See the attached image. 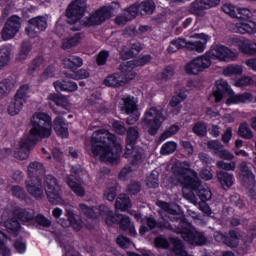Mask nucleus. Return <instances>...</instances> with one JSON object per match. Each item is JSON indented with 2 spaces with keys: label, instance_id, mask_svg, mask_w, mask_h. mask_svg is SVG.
<instances>
[{
  "label": "nucleus",
  "instance_id": "nucleus-1",
  "mask_svg": "<svg viewBox=\"0 0 256 256\" xmlns=\"http://www.w3.org/2000/svg\"><path fill=\"white\" fill-rule=\"evenodd\" d=\"M29 136L20 143V149L14 152L15 159L25 161L29 158L31 149L51 135V115L47 112H35L30 118Z\"/></svg>",
  "mask_w": 256,
  "mask_h": 256
},
{
  "label": "nucleus",
  "instance_id": "nucleus-2",
  "mask_svg": "<svg viewBox=\"0 0 256 256\" xmlns=\"http://www.w3.org/2000/svg\"><path fill=\"white\" fill-rule=\"evenodd\" d=\"M91 153L94 157H99L104 163H119L121 159V144L117 141V136L106 129L94 131L90 139Z\"/></svg>",
  "mask_w": 256,
  "mask_h": 256
},
{
  "label": "nucleus",
  "instance_id": "nucleus-3",
  "mask_svg": "<svg viewBox=\"0 0 256 256\" xmlns=\"http://www.w3.org/2000/svg\"><path fill=\"white\" fill-rule=\"evenodd\" d=\"M141 121H143L144 125L148 127V134L151 135V137H155V135L159 133V130L163 125V121H165V115L161 108L152 106L146 109Z\"/></svg>",
  "mask_w": 256,
  "mask_h": 256
},
{
  "label": "nucleus",
  "instance_id": "nucleus-4",
  "mask_svg": "<svg viewBox=\"0 0 256 256\" xmlns=\"http://www.w3.org/2000/svg\"><path fill=\"white\" fill-rule=\"evenodd\" d=\"M62 65L64 69H69L72 73H67L66 77L69 79H74L75 81H81V79H89L91 74L89 71L85 69H79V67H83V58L79 56L72 55L69 58H65L62 61Z\"/></svg>",
  "mask_w": 256,
  "mask_h": 256
},
{
  "label": "nucleus",
  "instance_id": "nucleus-5",
  "mask_svg": "<svg viewBox=\"0 0 256 256\" xmlns=\"http://www.w3.org/2000/svg\"><path fill=\"white\" fill-rule=\"evenodd\" d=\"M169 220L172 223H177L174 225V231L180 234L182 239L191 245L195 232L191 230V225L187 221V218H185V215L177 214V210L172 209L171 217H169Z\"/></svg>",
  "mask_w": 256,
  "mask_h": 256
},
{
  "label": "nucleus",
  "instance_id": "nucleus-6",
  "mask_svg": "<svg viewBox=\"0 0 256 256\" xmlns=\"http://www.w3.org/2000/svg\"><path fill=\"white\" fill-rule=\"evenodd\" d=\"M236 13V19H240L241 22L236 23V31L241 35H255L256 22L251 21V10L248 8H238Z\"/></svg>",
  "mask_w": 256,
  "mask_h": 256
},
{
  "label": "nucleus",
  "instance_id": "nucleus-7",
  "mask_svg": "<svg viewBox=\"0 0 256 256\" xmlns=\"http://www.w3.org/2000/svg\"><path fill=\"white\" fill-rule=\"evenodd\" d=\"M122 101L123 103L120 104L119 109L123 115H128L126 118L127 125H135L141 117L139 107L137 106V102H135V97L128 95L125 98H122Z\"/></svg>",
  "mask_w": 256,
  "mask_h": 256
},
{
  "label": "nucleus",
  "instance_id": "nucleus-8",
  "mask_svg": "<svg viewBox=\"0 0 256 256\" xmlns=\"http://www.w3.org/2000/svg\"><path fill=\"white\" fill-rule=\"evenodd\" d=\"M152 60L153 57L150 54L140 55L138 58L126 62V64H120L119 69L121 73H124L123 75L126 77V81H133V79H135L133 69L145 67V65H149Z\"/></svg>",
  "mask_w": 256,
  "mask_h": 256
},
{
  "label": "nucleus",
  "instance_id": "nucleus-9",
  "mask_svg": "<svg viewBox=\"0 0 256 256\" xmlns=\"http://www.w3.org/2000/svg\"><path fill=\"white\" fill-rule=\"evenodd\" d=\"M87 11V0H74L66 9L67 23L69 25H77Z\"/></svg>",
  "mask_w": 256,
  "mask_h": 256
},
{
  "label": "nucleus",
  "instance_id": "nucleus-10",
  "mask_svg": "<svg viewBox=\"0 0 256 256\" xmlns=\"http://www.w3.org/2000/svg\"><path fill=\"white\" fill-rule=\"evenodd\" d=\"M206 55L209 57L210 61L212 59H218V61H225L226 63L239 59L237 52H233V50L223 44L212 46L211 49L206 52Z\"/></svg>",
  "mask_w": 256,
  "mask_h": 256
},
{
  "label": "nucleus",
  "instance_id": "nucleus-11",
  "mask_svg": "<svg viewBox=\"0 0 256 256\" xmlns=\"http://www.w3.org/2000/svg\"><path fill=\"white\" fill-rule=\"evenodd\" d=\"M44 189L46 197L52 205L61 203V187L55 176L48 174L44 177Z\"/></svg>",
  "mask_w": 256,
  "mask_h": 256
},
{
  "label": "nucleus",
  "instance_id": "nucleus-12",
  "mask_svg": "<svg viewBox=\"0 0 256 256\" xmlns=\"http://www.w3.org/2000/svg\"><path fill=\"white\" fill-rule=\"evenodd\" d=\"M29 85L24 84L20 86L14 96V102L10 103L8 106V113L11 117H15V115H19L23 109V105L27 103V99H29Z\"/></svg>",
  "mask_w": 256,
  "mask_h": 256
},
{
  "label": "nucleus",
  "instance_id": "nucleus-13",
  "mask_svg": "<svg viewBox=\"0 0 256 256\" xmlns=\"http://www.w3.org/2000/svg\"><path fill=\"white\" fill-rule=\"evenodd\" d=\"M211 67V60L207 53L197 58H194L192 61L186 64L185 71L187 75H199V73H203L205 69H209Z\"/></svg>",
  "mask_w": 256,
  "mask_h": 256
},
{
  "label": "nucleus",
  "instance_id": "nucleus-14",
  "mask_svg": "<svg viewBox=\"0 0 256 256\" xmlns=\"http://www.w3.org/2000/svg\"><path fill=\"white\" fill-rule=\"evenodd\" d=\"M47 29V17L36 16L28 20V26L25 28V33L30 39L39 37V33Z\"/></svg>",
  "mask_w": 256,
  "mask_h": 256
},
{
  "label": "nucleus",
  "instance_id": "nucleus-15",
  "mask_svg": "<svg viewBox=\"0 0 256 256\" xmlns=\"http://www.w3.org/2000/svg\"><path fill=\"white\" fill-rule=\"evenodd\" d=\"M19 29H21V18L17 15L10 16L1 31L3 41L13 39L19 33Z\"/></svg>",
  "mask_w": 256,
  "mask_h": 256
},
{
  "label": "nucleus",
  "instance_id": "nucleus-16",
  "mask_svg": "<svg viewBox=\"0 0 256 256\" xmlns=\"http://www.w3.org/2000/svg\"><path fill=\"white\" fill-rule=\"evenodd\" d=\"M111 17V9L107 6H102L100 9L96 10L86 19L84 25L86 27H95V25H102L107 19Z\"/></svg>",
  "mask_w": 256,
  "mask_h": 256
},
{
  "label": "nucleus",
  "instance_id": "nucleus-17",
  "mask_svg": "<svg viewBox=\"0 0 256 256\" xmlns=\"http://www.w3.org/2000/svg\"><path fill=\"white\" fill-rule=\"evenodd\" d=\"M232 93L233 89H231L227 81L218 80L216 81V90L209 95L208 101H210V103H221V101H223V95H231Z\"/></svg>",
  "mask_w": 256,
  "mask_h": 256
},
{
  "label": "nucleus",
  "instance_id": "nucleus-18",
  "mask_svg": "<svg viewBox=\"0 0 256 256\" xmlns=\"http://www.w3.org/2000/svg\"><path fill=\"white\" fill-rule=\"evenodd\" d=\"M25 185L27 193L36 199V201H41L45 197L43 179L29 178V180L25 181Z\"/></svg>",
  "mask_w": 256,
  "mask_h": 256
},
{
  "label": "nucleus",
  "instance_id": "nucleus-19",
  "mask_svg": "<svg viewBox=\"0 0 256 256\" xmlns=\"http://www.w3.org/2000/svg\"><path fill=\"white\" fill-rule=\"evenodd\" d=\"M231 44L234 47H238L240 53L244 55L256 56V43L251 42L249 39L233 37L231 38Z\"/></svg>",
  "mask_w": 256,
  "mask_h": 256
},
{
  "label": "nucleus",
  "instance_id": "nucleus-20",
  "mask_svg": "<svg viewBox=\"0 0 256 256\" xmlns=\"http://www.w3.org/2000/svg\"><path fill=\"white\" fill-rule=\"evenodd\" d=\"M51 134L53 133V129L58 137L62 139L69 138V124L62 116H56L55 119L51 118Z\"/></svg>",
  "mask_w": 256,
  "mask_h": 256
},
{
  "label": "nucleus",
  "instance_id": "nucleus-21",
  "mask_svg": "<svg viewBox=\"0 0 256 256\" xmlns=\"http://www.w3.org/2000/svg\"><path fill=\"white\" fill-rule=\"evenodd\" d=\"M137 139H139V130L135 127L128 128L126 135V149L124 152L125 159L131 157V153H133V149L135 148V145H137Z\"/></svg>",
  "mask_w": 256,
  "mask_h": 256
},
{
  "label": "nucleus",
  "instance_id": "nucleus-22",
  "mask_svg": "<svg viewBox=\"0 0 256 256\" xmlns=\"http://www.w3.org/2000/svg\"><path fill=\"white\" fill-rule=\"evenodd\" d=\"M238 169L240 171V179L244 187H251L252 185H255V174H253V170L246 162L240 163L238 165Z\"/></svg>",
  "mask_w": 256,
  "mask_h": 256
},
{
  "label": "nucleus",
  "instance_id": "nucleus-23",
  "mask_svg": "<svg viewBox=\"0 0 256 256\" xmlns=\"http://www.w3.org/2000/svg\"><path fill=\"white\" fill-rule=\"evenodd\" d=\"M183 189L197 191L201 187V179L195 170H192V175L187 174L181 181Z\"/></svg>",
  "mask_w": 256,
  "mask_h": 256
},
{
  "label": "nucleus",
  "instance_id": "nucleus-24",
  "mask_svg": "<svg viewBox=\"0 0 256 256\" xmlns=\"http://www.w3.org/2000/svg\"><path fill=\"white\" fill-rule=\"evenodd\" d=\"M169 217H162L158 220H156L153 217L147 218V226L149 229H160L161 231H165V229H168V231H173V224L169 223L171 221Z\"/></svg>",
  "mask_w": 256,
  "mask_h": 256
},
{
  "label": "nucleus",
  "instance_id": "nucleus-25",
  "mask_svg": "<svg viewBox=\"0 0 256 256\" xmlns=\"http://www.w3.org/2000/svg\"><path fill=\"white\" fill-rule=\"evenodd\" d=\"M130 7H136V17L139 15V13L142 15V17H144L145 15H153L157 6L153 0H144L140 4H132Z\"/></svg>",
  "mask_w": 256,
  "mask_h": 256
},
{
  "label": "nucleus",
  "instance_id": "nucleus-26",
  "mask_svg": "<svg viewBox=\"0 0 256 256\" xmlns=\"http://www.w3.org/2000/svg\"><path fill=\"white\" fill-rule=\"evenodd\" d=\"M27 173L29 179H43L45 177V166L41 162H30Z\"/></svg>",
  "mask_w": 256,
  "mask_h": 256
},
{
  "label": "nucleus",
  "instance_id": "nucleus-27",
  "mask_svg": "<svg viewBox=\"0 0 256 256\" xmlns=\"http://www.w3.org/2000/svg\"><path fill=\"white\" fill-rule=\"evenodd\" d=\"M14 217L22 223H32L35 211L29 208L16 207L13 211Z\"/></svg>",
  "mask_w": 256,
  "mask_h": 256
},
{
  "label": "nucleus",
  "instance_id": "nucleus-28",
  "mask_svg": "<svg viewBox=\"0 0 256 256\" xmlns=\"http://www.w3.org/2000/svg\"><path fill=\"white\" fill-rule=\"evenodd\" d=\"M53 85L56 91H63L65 93H75V91L79 89L77 82L67 79L57 80L53 83Z\"/></svg>",
  "mask_w": 256,
  "mask_h": 256
},
{
  "label": "nucleus",
  "instance_id": "nucleus-29",
  "mask_svg": "<svg viewBox=\"0 0 256 256\" xmlns=\"http://www.w3.org/2000/svg\"><path fill=\"white\" fill-rule=\"evenodd\" d=\"M60 225L62 227H69L70 225L75 231H81V229H83V221L77 220L72 210H67V220L60 219Z\"/></svg>",
  "mask_w": 256,
  "mask_h": 256
},
{
  "label": "nucleus",
  "instance_id": "nucleus-30",
  "mask_svg": "<svg viewBox=\"0 0 256 256\" xmlns=\"http://www.w3.org/2000/svg\"><path fill=\"white\" fill-rule=\"evenodd\" d=\"M137 17V7L129 6L124 10V14L115 18L116 25H126L129 21H133Z\"/></svg>",
  "mask_w": 256,
  "mask_h": 256
},
{
  "label": "nucleus",
  "instance_id": "nucleus-31",
  "mask_svg": "<svg viewBox=\"0 0 256 256\" xmlns=\"http://www.w3.org/2000/svg\"><path fill=\"white\" fill-rule=\"evenodd\" d=\"M207 9L209 8L205 0H195L190 4L188 11L190 15H196V17H203Z\"/></svg>",
  "mask_w": 256,
  "mask_h": 256
},
{
  "label": "nucleus",
  "instance_id": "nucleus-32",
  "mask_svg": "<svg viewBox=\"0 0 256 256\" xmlns=\"http://www.w3.org/2000/svg\"><path fill=\"white\" fill-rule=\"evenodd\" d=\"M253 102V94L250 92H244L242 94H231L227 100L228 105H239V103H251Z\"/></svg>",
  "mask_w": 256,
  "mask_h": 256
},
{
  "label": "nucleus",
  "instance_id": "nucleus-33",
  "mask_svg": "<svg viewBox=\"0 0 256 256\" xmlns=\"http://www.w3.org/2000/svg\"><path fill=\"white\" fill-rule=\"evenodd\" d=\"M217 179L222 186V189L227 191V189L233 187V179H235V177L229 172L219 171L217 172Z\"/></svg>",
  "mask_w": 256,
  "mask_h": 256
},
{
  "label": "nucleus",
  "instance_id": "nucleus-34",
  "mask_svg": "<svg viewBox=\"0 0 256 256\" xmlns=\"http://www.w3.org/2000/svg\"><path fill=\"white\" fill-rule=\"evenodd\" d=\"M241 240V233L236 230H229L226 234L225 245L231 249L239 247V241Z\"/></svg>",
  "mask_w": 256,
  "mask_h": 256
},
{
  "label": "nucleus",
  "instance_id": "nucleus-35",
  "mask_svg": "<svg viewBox=\"0 0 256 256\" xmlns=\"http://www.w3.org/2000/svg\"><path fill=\"white\" fill-rule=\"evenodd\" d=\"M104 85H106V87H114L117 89L119 87H123V85H125V81H123V76L121 74L114 73L105 78Z\"/></svg>",
  "mask_w": 256,
  "mask_h": 256
},
{
  "label": "nucleus",
  "instance_id": "nucleus-36",
  "mask_svg": "<svg viewBox=\"0 0 256 256\" xmlns=\"http://www.w3.org/2000/svg\"><path fill=\"white\" fill-rule=\"evenodd\" d=\"M4 227L7 229L8 233H10L11 235L17 236V235H19V231L21 229V223L15 216V217L9 218L5 221Z\"/></svg>",
  "mask_w": 256,
  "mask_h": 256
},
{
  "label": "nucleus",
  "instance_id": "nucleus-37",
  "mask_svg": "<svg viewBox=\"0 0 256 256\" xmlns=\"http://www.w3.org/2000/svg\"><path fill=\"white\" fill-rule=\"evenodd\" d=\"M31 49H33L31 42H29V40H24L21 44L20 51L16 56V61L23 63V61L27 60L29 53H31Z\"/></svg>",
  "mask_w": 256,
  "mask_h": 256
},
{
  "label": "nucleus",
  "instance_id": "nucleus-38",
  "mask_svg": "<svg viewBox=\"0 0 256 256\" xmlns=\"http://www.w3.org/2000/svg\"><path fill=\"white\" fill-rule=\"evenodd\" d=\"M11 59V46H1L0 47V70L9 63Z\"/></svg>",
  "mask_w": 256,
  "mask_h": 256
},
{
  "label": "nucleus",
  "instance_id": "nucleus-39",
  "mask_svg": "<svg viewBox=\"0 0 256 256\" xmlns=\"http://www.w3.org/2000/svg\"><path fill=\"white\" fill-rule=\"evenodd\" d=\"M67 185L68 187H70L71 191H73V193H75L77 197H83L85 195V188H83V186H81L80 183L73 180V178H67Z\"/></svg>",
  "mask_w": 256,
  "mask_h": 256
},
{
  "label": "nucleus",
  "instance_id": "nucleus-40",
  "mask_svg": "<svg viewBox=\"0 0 256 256\" xmlns=\"http://www.w3.org/2000/svg\"><path fill=\"white\" fill-rule=\"evenodd\" d=\"M174 76L175 67H173L172 65H168L158 74V79H160V81L164 83H167V81H171Z\"/></svg>",
  "mask_w": 256,
  "mask_h": 256
},
{
  "label": "nucleus",
  "instance_id": "nucleus-41",
  "mask_svg": "<svg viewBox=\"0 0 256 256\" xmlns=\"http://www.w3.org/2000/svg\"><path fill=\"white\" fill-rule=\"evenodd\" d=\"M50 101H53L57 107H62V109H67L68 101L67 97L62 94L52 93L48 96Z\"/></svg>",
  "mask_w": 256,
  "mask_h": 256
},
{
  "label": "nucleus",
  "instance_id": "nucleus-42",
  "mask_svg": "<svg viewBox=\"0 0 256 256\" xmlns=\"http://www.w3.org/2000/svg\"><path fill=\"white\" fill-rule=\"evenodd\" d=\"M131 207V199L126 195H120L115 201V208L119 211H127Z\"/></svg>",
  "mask_w": 256,
  "mask_h": 256
},
{
  "label": "nucleus",
  "instance_id": "nucleus-43",
  "mask_svg": "<svg viewBox=\"0 0 256 256\" xmlns=\"http://www.w3.org/2000/svg\"><path fill=\"white\" fill-rule=\"evenodd\" d=\"M81 43V34L76 33L72 37L65 39L62 43L63 49H71L72 47H77Z\"/></svg>",
  "mask_w": 256,
  "mask_h": 256
},
{
  "label": "nucleus",
  "instance_id": "nucleus-44",
  "mask_svg": "<svg viewBox=\"0 0 256 256\" xmlns=\"http://www.w3.org/2000/svg\"><path fill=\"white\" fill-rule=\"evenodd\" d=\"M172 253H174L175 256H191L187 250H185V245H183L181 240H174Z\"/></svg>",
  "mask_w": 256,
  "mask_h": 256
},
{
  "label": "nucleus",
  "instance_id": "nucleus-45",
  "mask_svg": "<svg viewBox=\"0 0 256 256\" xmlns=\"http://www.w3.org/2000/svg\"><path fill=\"white\" fill-rule=\"evenodd\" d=\"M79 209L82 215L87 217V219H99V214L95 212L93 207H89L86 204H79Z\"/></svg>",
  "mask_w": 256,
  "mask_h": 256
},
{
  "label": "nucleus",
  "instance_id": "nucleus-46",
  "mask_svg": "<svg viewBox=\"0 0 256 256\" xmlns=\"http://www.w3.org/2000/svg\"><path fill=\"white\" fill-rule=\"evenodd\" d=\"M11 191H12L13 197H16V199L20 201H27L29 199V196L27 195L25 188L19 185L12 186Z\"/></svg>",
  "mask_w": 256,
  "mask_h": 256
},
{
  "label": "nucleus",
  "instance_id": "nucleus-47",
  "mask_svg": "<svg viewBox=\"0 0 256 256\" xmlns=\"http://www.w3.org/2000/svg\"><path fill=\"white\" fill-rule=\"evenodd\" d=\"M14 87L13 81L9 78L4 79L0 82V99L2 97H5L9 92H11V89Z\"/></svg>",
  "mask_w": 256,
  "mask_h": 256
},
{
  "label": "nucleus",
  "instance_id": "nucleus-48",
  "mask_svg": "<svg viewBox=\"0 0 256 256\" xmlns=\"http://www.w3.org/2000/svg\"><path fill=\"white\" fill-rule=\"evenodd\" d=\"M192 133L197 137H205L207 135V124L203 121L196 122L192 128Z\"/></svg>",
  "mask_w": 256,
  "mask_h": 256
},
{
  "label": "nucleus",
  "instance_id": "nucleus-49",
  "mask_svg": "<svg viewBox=\"0 0 256 256\" xmlns=\"http://www.w3.org/2000/svg\"><path fill=\"white\" fill-rule=\"evenodd\" d=\"M238 135L243 139H253V132L251 128H249V124L247 122L241 123L238 128Z\"/></svg>",
  "mask_w": 256,
  "mask_h": 256
},
{
  "label": "nucleus",
  "instance_id": "nucleus-50",
  "mask_svg": "<svg viewBox=\"0 0 256 256\" xmlns=\"http://www.w3.org/2000/svg\"><path fill=\"white\" fill-rule=\"evenodd\" d=\"M146 185L150 189H157L159 187V172L152 171L151 174L146 178Z\"/></svg>",
  "mask_w": 256,
  "mask_h": 256
},
{
  "label": "nucleus",
  "instance_id": "nucleus-51",
  "mask_svg": "<svg viewBox=\"0 0 256 256\" xmlns=\"http://www.w3.org/2000/svg\"><path fill=\"white\" fill-rule=\"evenodd\" d=\"M33 225H39V227L49 228L51 227V220H49L43 214H37L32 220Z\"/></svg>",
  "mask_w": 256,
  "mask_h": 256
},
{
  "label": "nucleus",
  "instance_id": "nucleus-52",
  "mask_svg": "<svg viewBox=\"0 0 256 256\" xmlns=\"http://www.w3.org/2000/svg\"><path fill=\"white\" fill-rule=\"evenodd\" d=\"M177 151V144L173 141L164 143L160 149L161 155H173Z\"/></svg>",
  "mask_w": 256,
  "mask_h": 256
},
{
  "label": "nucleus",
  "instance_id": "nucleus-53",
  "mask_svg": "<svg viewBox=\"0 0 256 256\" xmlns=\"http://www.w3.org/2000/svg\"><path fill=\"white\" fill-rule=\"evenodd\" d=\"M187 49L190 51H196L197 53H203L207 48V44L202 41H195V42H187L186 43Z\"/></svg>",
  "mask_w": 256,
  "mask_h": 256
},
{
  "label": "nucleus",
  "instance_id": "nucleus-54",
  "mask_svg": "<svg viewBox=\"0 0 256 256\" xmlns=\"http://www.w3.org/2000/svg\"><path fill=\"white\" fill-rule=\"evenodd\" d=\"M45 61L43 56L35 57L28 66V73H35V71H39L42 63Z\"/></svg>",
  "mask_w": 256,
  "mask_h": 256
},
{
  "label": "nucleus",
  "instance_id": "nucleus-55",
  "mask_svg": "<svg viewBox=\"0 0 256 256\" xmlns=\"http://www.w3.org/2000/svg\"><path fill=\"white\" fill-rule=\"evenodd\" d=\"M187 171L189 170L181 164H175L172 166V173L174 177H181L182 179H185L188 175Z\"/></svg>",
  "mask_w": 256,
  "mask_h": 256
},
{
  "label": "nucleus",
  "instance_id": "nucleus-56",
  "mask_svg": "<svg viewBox=\"0 0 256 256\" xmlns=\"http://www.w3.org/2000/svg\"><path fill=\"white\" fill-rule=\"evenodd\" d=\"M241 73H243V68L241 66L233 65L227 66L223 71L225 77H233V75H241Z\"/></svg>",
  "mask_w": 256,
  "mask_h": 256
},
{
  "label": "nucleus",
  "instance_id": "nucleus-57",
  "mask_svg": "<svg viewBox=\"0 0 256 256\" xmlns=\"http://www.w3.org/2000/svg\"><path fill=\"white\" fill-rule=\"evenodd\" d=\"M179 133V126L171 125L165 132H163L160 136V141H165V139H169V137H173V135H177Z\"/></svg>",
  "mask_w": 256,
  "mask_h": 256
},
{
  "label": "nucleus",
  "instance_id": "nucleus-58",
  "mask_svg": "<svg viewBox=\"0 0 256 256\" xmlns=\"http://www.w3.org/2000/svg\"><path fill=\"white\" fill-rule=\"evenodd\" d=\"M197 197H199L202 203H207V201H209L211 197H213V193L208 188H202L198 190Z\"/></svg>",
  "mask_w": 256,
  "mask_h": 256
},
{
  "label": "nucleus",
  "instance_id": "nucleus-59",
  "mask_svg": "<svg viewBox=\"0 0 256 256\" xmlns=\"http://www.w3.org/2000/svg\"><path fill=\"white\" fill-rule=\"evenodd\" d=\"M254 80L249 76H242L234 82L235 87H249L253 85Z\"/></svg>",
  "mask_w": 256,
  "mask_h": 256
},
{
  "label": "nucleus",
  "instance_id": "nucleus-60",
  "mask_svg": "<svg viewBox=\"0 0 256 256\" xmlns=\"http://www.w3.org/2000/svg\"><path fill=\"white\" fill-rule=\"evenodd\" d=\"M121 214H115L113 211L109 212V215L106 217L105 222L107 225H119L121 221Z\"/></svg>",
  "mask_w": 256,
  "mask_h": 256
},
{
  "label": "nucleus",
  "instance_id": "nucleus-61",
  "mask_svg": "<svg viewBox=\"0 0 256 256\" xmlns=\"http://www.w3.org/2000/svg\"><path fill=\"white\" fill-rule=\"evenodd\" d=\"M107 59H109V51L101 50L96 58L97 66L103 67V65H107Z\"/></svg>",
  "mask_w": 256,
  "mask_h": 256
},
{
  "label": "nucleus",
  "instance_id": "nucleus-62",
  "mask_svg": "<svg viewBox=\"0 0 256 256\" xmlns=\"http://www.w3.org/2000/svg\"><path fill=\"white\" fill-rule=\"evenodd\" d=\"M112 127L115 133H117V135H125V133H127V128L125 127V123L121 121L114 120L112 123Z\"/></svg>",
  "mask_w": 256,
  "mask_h": 256
},
{
  "label": "nucleus",
  "instance_id": "nucleus-63",
  "mask_svg": "<svg viewBox=\"0 0 256 256\" xmlns=\"http://www.w3.org/2000/svg\"><path fill=\"white\" fill-rule=\"evenodd\" d=\"M141 192V183L137 181H132L130 184L127 186V193L129 195H137Z\"/></svg>",
  "mask_w": 256,
  "mask_h": 256
},
{
  "label": "nucleus",
  "instance_id": "nucleus-64",
  "mask_svg": "<svg viewBox=\"0 0 256 256\" xmlns=\"http://www.w3.org/2000/svg\"><path fill=\"white\" fill-rule=\"evenodd\" d=\"M207 243V238L201 232H194V237L190 245H205Z\"/></svg>",
  "mask_w": 256,
  "mask_h": 256
}]
</instances>
